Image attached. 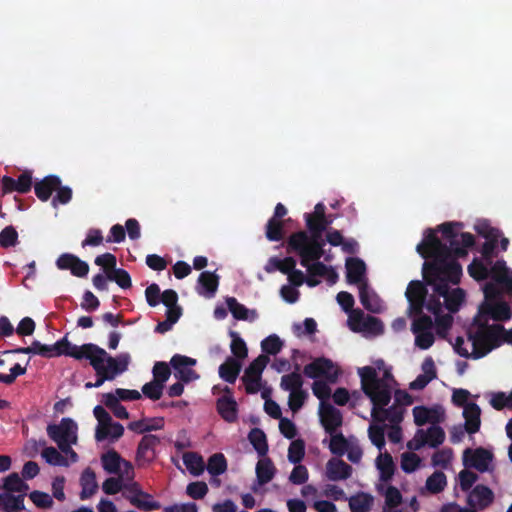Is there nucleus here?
Returning a JSON list of instances; mask_svg holds the SVG:
<instances>
[{"label": "nucleus", "mask_w": 512, "mask_h": 512, "mask_svg": "<svg viewBox=\"0 0 512 512\" xmlns=\"http://www.w3.org/2000/svg\"><path fill=\"white\" fill-rule=\"evenodd\" d=\"M448 242L449 245L443 243L433 229H427L416 250L422 258L430 259L424 262L422 271H431L432 275L445 273L452 284H458L462 276L458 258L467 256V249L474 246L475 238L469 232H462L460 239L456 237Z\"/></svg>", "instance_id": "obj_1"}, {"label": "nucleus", "mask_w": 512, "mask_h": 512, "mask_svg": "<svg viewBox=\"0 0 512 512\" xmlns=\"http://www.w3.org/2000/svg\"><path fill=\"white\" fill-rule=\"evenodd\" d=\"M358 375L362 391L373 404L371 411L373 420L376 422L389 420L393 424L400 423L404 417V408L397 405L385 408L391 400L390 385L378 379L376 369L372 366L359 368Z\"/></svg>", "instance_id": "obj_2"}, {"label": "nucleus", "mask_w": 512, "mask_h": 512, "mask_svg": "<svg viewBox=\"0 0 512 512\" xmlns=\"http://www.w3.org/2000/svg\"><path fill=\"white\" fill-rule=\"evenodd\" d=\"M505 328L501 324H489L487 319L473 317L466 335L472 344V359H480L502 344Z\"/></svg>", "instance_id": "obj_3"}, {"label": "nucleus", "mask_w": 512, "mask_h": 512, "mask_svg": "<svg viewBox=\"0 0 512 512\" xmlns=\"http://www.w3.org/2000/svg\"><path fill=\"white\" fill-rule=\"evenodd\" d=\"M423 278L427 285L433 287V291L444 298V305L450 313L459 311L462 303L465 301V291L462 288L450 289L449 283L452 280L445 273L432 275L431 271H422Z\"/></svg>", "instance_id": "obj_4"}, {"label": "nucleus", "mask_w": 512, "mask_h": 512, "mask_svg": "<svg viewBox=\"0 0 512 512\" xmlns=\"http://www.w3.org/2000/svg\"><path fill=\"white\" fill-rule=\"evenodd\" d=\"M47 434L62 453L69 456L72 462H77L78 455L72 449L77 442V424L70 418H63L59 424H49Z\"/></svg>", "instance_id": "obj_5"}, {"label": "nucleus", "mask_w": 512, "mask_h": 512, "mask_svg": "<svg viewBox=\"0 0 512 512\" xmlns=\"http://www.w3.org/2000/svg\"><path fill=\"white\" fill-rule=\"evenodd\" d=\"M131 357L128 353L111 356L105 349L98 346V387L106 381H113L128 370Z\"/></svg>", "instance_id": "obj_6"}, {"label": "nucleus", "mask_w": 512, "mask_h": 512, "mask_svg": "<svg viewBox=\"0 0 512 512\" xmlns=\"http://www.w3.org/2000/svg\"><path fill=\"white\" fill-rule=\"evenodd\" d=\"M101 466L108 474H121L128 481L134 479V467L130 461L125 460L114 448H109L100 456Z\"/></svg>", "instance_id": "obj_7"}, {"label": "nucleus", "mask_w": 512, "mask_h": 512, "mask_svg": "<svg viewBox=\"0 0 512 512\" xmlns=\"http://www.w3.org/2000/svg\"><path fill=\"white\" fill-rule=\"evenodd\" d=\"M124 434V426L115 422L106 409L98 405V442H117Z\"/></svg>", "instance_id": "obj_8"}, {"label": "nucleus", "mask_w": 512, "mask_h": 512, "mask_svg": "<svg viewBox=\"0 0 512 512\" xmlns=\"http://www.w3.org/2000/svg\"><path fill=\"white\" fill-rule=\"evenodd\" d=\"M269 362L266 355H259L245 369L242 382L247 394H256L261 389V375Z\"/></svg>", "instance_id": "obj_9"}, {"label": "nucleus", "mask_w": 512, "mask_h": 512, "mask_svg": "<svg viewBox=\"0 0 512 512\" xmlns=\"http://www.w3.org/2000/svg\"><path fill=\"white\" fill-rule=\"evenodd\" d=\"M303 373L311 379L325 378L331 383L336 382L339 371L332 360L325 357H318L311 363L304 366Z\"/></svg>", "instance_id": "obj_10"}, {"label": "nucleus", "mask_w": 512, "mask_h": 512, "mask_svg": "<svg viewBox=\"0 0 512 512\" xmlns=\"http://www.w3.org/2000/svg\"><path fill=\"white\" fill-rule=\"evenodd\" d=\"M493 459V453L483 447L475 449L467 448L463 452L464 466L467 468H474L481 473L489 470Z\"/></svg>", "instance_id": "obj_11"}, {"label": "nucleus", "mask_w": 512, "mask_h": 512, "mask_svg": "<svg viewBox=\"0 0 512 512\" xmlns=\"http://www.w3.org/2000/svg\"><path fill=\"white\" fill-rule=\"evenodd\" d=\"M475 316L480 319H487V323L489 319L507 321L511 318L512 311L508 303L498 300L490 303H481Z\"/></svg>", "instance_id": "obj_12"}, {"label": "nucleus", "mask_w": 512, "mask_h": 512, "mask_svg": "<svg viewBox=\"0 0 512 512\" xmlns=\"http://www.w3.org/2000/svg\"><path fill=\"white\" fill-rule=\"evenodd\" d=\"M428 295L426 285L419 280H412L406 289L405 296L409 302V314H421Z\"/></svg>", "instance_id": "obj_13"}, {"label": "nucleus", "mask_w": 512, "mask_h": 512, "mask_svg": "<svg viewBox=\"0 0 512 512\" xmlns=\"http://www.w3.org/2000/svg\"><path fill=\"white\" fill-rule=\"evenodd\" d=\"M174 369V377L184 383H189L199 378V375L191 367L196 365V359L188 356L175 354L170 360Z\"/></svg>", "instance_id": "obj_14"}, {"label": "nucleus", "mask_w": 512, "mask_h": 512, "mask_svg": "<svg viewBox=\"0 0 512 512\" xmlns=\"http://www.w3.org/2000/svg\"><path fill=\"white\" fill-rule=\"evenodd\" d=\"M64 356L72 357L78 361H88L89 364L96 370V345L93 343L75 345L68 341L65 336Z\"/></svg>", "instance_id": "obj_15"}, {"label": "nucleus", "mask_w": 512, "mask_h": 512, "mask_svg": "<svg viewBox=\"0 0 512 512\" xmlns=\"http://www.w3.org/2000/svg\"><path fill=\"white\" fill-rule=\"evenodd\" d=\"M160 444V438L153 434H145L138 443L136 450V462L138 466L152 463L156 458V447Z\"/></svg>", "instance_id": "obj_16"}, {"label": "nucleus", "mask_w": 512, "mask_h": 512, "mask_svg": "<svg viewBox=\"0 0 512 512\" xmlns=\"http://www.w3.org/2000/svg\"><path fill=\"white\" fill-rule=\"evenodd\" d=\"M224 395L217 399L216 409L223 420L234 423L238 419V404L229 387L224 388Z\"/></svg>", "instance_id": "obj_17"}, {"label": "nucleus", "mask_w": 512, "mask_h": 512, "mask_svg": "<svg viewBox=\"0 0 512 512\" xmlns=\"http://www.w3.org/2000/svg\"><path fill=\"white\" fill-rule=\"evenodd\" d=\"M306 232L298 231L292 233L287 240V252L296 253L300 256V264L308 269L311 266L310 262L316 261L312 259V255L305 249Z\"/></svg>", "instance_id": "obj_18"}, {"label": "nucleus", "mask_w": 512, "mask_h": 512, "mask_svg": "<svg viewBox=\"0 0 512 512\" xmlns=\"http://www.w3.org/2000/svg\"><path fill=\"white\" fill-rule=\"evenodd\" d=\"M320 421L325 431L332 435L343 423V417L337 408L330 403H321Z\"/></svg>", "instance_id": "obj_19"}, {"label": "nucleus", "mask_w": 512, "mask_h": 512, "mask_svg": "<svg viewBox=\"0 0 512 512\" xmlns=\"http://www.w3.org/2000/svg\"><path fill=\"white\" fill-rule=\"evenodd\" d=\"M32 187V174L29 171L23 172L18 179L10 176H3L1 179V188L3 194L18 192L25 194L31 190Z\"/></svg>", "instance_id": "obj_20"}, {"label": "nucleus", "mask_w": 512, "mask_h": 512, "mask_svg": "<svg viewBox=\"0 0 512 512\" xmlns=\"http://www.w3.org/2000/svg\"><path fill=\"white\" fill-rule=\"evenodd\" d=\"M418 436H420V441L415 446L412 445L411 442H408L407 446L411 450H419L424 445L428 444L432 448H437L440 446L445 440V432L444 430L437 425H432L425 432L424 430H418Z\"/></svg>", "instance_id": "obj_21"}, {"label": "nucleus", "mask_w": 512, "mask_h": 512, "mask_svg": "<svg viewBox=\"0 0 512 512\" xmlns=\"http://www.w3.org/2000/svg\"><path fill=\"white\" fill-rule=\"evenodd\" d=\"M56 265L61 270H69L72 275L77 277H84L89 272L88 264L70 253H64L59 256Z\"/></svg>", "instance_id": "obj_22"}, {"label": "nucleus", "mask_w": 512, "mask_h": 512, "mask_svg": "<svg viewBox=\"0 0 512 512\" xmlns=\"http://www.w3.org/2000/svg\"><path fill=\"white\" fill-rule=\"evenodd\" d=\"M494 501L493 491L486 485H476L468 495L467 503L470 507L481 510L488 508Z\"/></svg>", "instance_id": "obj_23"}, {"label": "nucleus", "mask_w": 512, "mask_h": 512, "mask_svg": "<svg viewBox=\"0 0 512 512\" xmlns=\"http://www.w3.org/2000/svg\"><path fill=\"white\" fill-rule=\"evenodd\" d=\"M489 277L500 283L505 292L512 296V272H510L504 260H497L489 268Z\"/></svg>", "instance_id": "obj_24"}, {"label": "nucleus", "mask_w": 512, "mask_h": 512, "mask_svg": "<svg viewBox=\"0 0 512 512\" xmlns=\"http://www.w3.org/2000/svg\"><path fill=\"white\" fill-rule=\"evenodd\" d=\"M352 467L342 459L331 458L326 464V476L330 481H342L350 478Z\"/></svg>", "instance_id": "obj_25"}, {"label": "nucleus", "mask_w": 512, "mask_h": 512, "mask_svg": "<svg viewBox=\"0 0 512 512\" xmlns=\"http://www.w3.org/2000/svg\"><path fill=\"white\" fill-rule=\"evenodd\" d=\"M219 285V276L215 272L204 271L199 275L196 288L199 295L206 298L214 297Z\"/></svg>", "instance_id": "obj_26"}, {"label": "nucleus", "mask_w": 512, "mask_h": 512, "mask_svg": "<svg viewBox=\"0 0 512 512\" xmlns=\"http://www.w3.org/2000/svg\"><path fill=\"white\" fill-rule=\"evenodd\" d=\"M366 273L365 262L360 258H348L346 261V279L349 284L367 283L364 280Z\"/></svg>", "instance_id": "obj_27"}, {"label": "nucleus", "mask_w": 512, "mask_h": 512, "mask_svg": "<svg viewBox=\"0 0 512 512\" xmlns=\"http://www.w3.org/2000/svg\"><path fill=\"white\" fill-rule=\"evenodd\" d=\"M359 299L363 307L372 312L380 313L382 303L379 296L369 287L368 283H361L359 286Z\"/></svg>", "instance_id": "obj_28"}, {"label": "nucleus", "mask_w": 512, "mask_h": 512, "mask_svg": "<svg viewBox=\"0 0 512 512\" xmlns=\"http://www.w3.org/2000/svg\"><path fill=\"white\" fill-rule=\"evenodd\" d=\"M39 446L43 447L41 457L52 466L68 467L71 463V458L64 453L58 451L55 447H46L45 441H40Z\"/></svg>", "instance_id": "obj_29"}, {"label": "nucleus", "mask_w": 512, "mask_h": 512, "mask_svg": "<svg viewBox=\"0 0 512 512\" xmlns=\"http://www.w3.org/2000/svg\"><path fill=\"white\" fill-rule=\"evenodd\" d=\"M481 409L474 403H468L463 410V417L465 418V430L469 434H474L479 431L481 425Z\"/></svg>", "instance_id": "obj_30"}, {"label": "nucleus", "mask_w": 512, "mask_h": 512, "mask_svg": "<svg viewBox=\"0 0 512 512\" xmlns=\"http://www.w3.org/2000/svg\"><path fill=\"white\" fill-rule=\"evenodd\" d=\"M164 424L165 421L163 417L142 418L140 420L130 422L127 428L137 434H145L163 429Z\"/></svg>", "instance_id": "obj_31"}, {"label": "nucleus", "mask_w": 512, "mask_h": 512, "mask_svg": "<svg viewBox=\"0 0 512 512\" xmlns=\"http://www.w3.org/2000/svg\"><path fill=\"white\" fill-rule=\"evenodd\" d=\"M228 310L236 320L253 322L258 318L256 310H249L246 306L239 303L235 297H226Z\"/></svg>", "instance_id": "obj_32"}, {"label": "nucleus", "mask_w": 512, "mask_h": 512, "mask_svg": "<svg viewBox=\"0 0 512 512\" xmlns=\"http://www.w3.org/2000/svg\"><path fill=\"white\" fill-rule=\"evenodd\" d=\"M59 184L60 179L57 176H47L34 185L35 194L40 200L47 201L52 193L59 188Z\"/></svg>", "instance_id": "obj_33"}, {"label": "nucleus", "mask_w": 512, "mask_h": 512, "mask_svg": "<svg viewBox=\"0 0 512 512\" xmlns=\"http://www.w3.org/2000/svg\"><path fill=\"white\" fill-rule=\"evenodd\" d=\"M241 371V363L233 358L228 357L226 361L219 366V376L226 382L234 384Z\"/></svg>", "instance_id": "obj_34"}, {"label": "nucleus", "mask_w": 512, "mask_h": 512, "mask_svg": "<svg viewBox=\"0 0 512 512\" xmlns=\"http://www.w3.org/2000/svg\"><path fill=\"white\" fill-rule=\"evenodd\" d=\"M24 495H12L11 493L5 492L0 494V511L2 512H19L25 508L24 506Z\"/></svg>", "instance_id": "obj_35"}, {"label": "nucleus", "mask_w": 512, "mask_h": 512, "mask_svg": "<svg viewBox=\"0 0 512 512\" xmlns=\"http://www.w3.org/2000/svg\"><path fill=\"white\" fill-rule=\"evenodd\" d=\"M276 473V468L270 458H262L256 464V476L260 485L269 483Z\"/></svg>", "instance_id": "obj_36"}, {"label": "nucleus", "mask_w": 512, "mask_h": 512, "mask_svg": "<svg viewBox=\"0 0 512 512\" xmlns=\"http://www.w3.org/2000/svg\"><path fill=\"white\" fill-rule=\"evenodd\" d=\"M101 402L107 407L113 415L118 419H128L129 412L127 409L119 402V398L115 396L113 393H104L102 394Z\"/></svg>", "instance_id": "obj_37"}, {"label": "nucleus", "mask_w": 512, "mask_h": 512, "mask_svg": "<svg viewBox=\"0 0 512 512\" xmlns=\"http://www.w3.org/2000/svg\"><path fill=\"white\" fill-rule=\"evenodd\" d=\"M80 484L82 490L80 498L82 500L88 499L94 495L96 491V476L91 468H87L81 475Z\"/></svg>", "instance_id": "obj_38"}, {"label": "nucleus", "mask_w": 512, "mask_h": 512, "mask_svg": "<svg viewBox=\"0 0 512 512\" xmlns=\"http://www.w3.org/2000/svg\"><path fill=\"white\" fill-rule=\"evenodd\" d=\"M183 463L193 476H200L205 470V463L198 453L186 452L183 455Z\"/></svg>", "instance_id": "obj_39"}, {"label": "nucleus", "mask_w": 512, "mask_h": 512, "mask_svg": "<svg viewBox=\"0 0 512 512\" xmlns=\"http://www.w3.org/2000/svg\"><path fill=\"white\" fill-rule=\"evenodd\" d=\"M248 439L259 456L264 457L268 452L267 437L260 428H253L248 434Z\"/></svg>", "instance_id": "obj_40"}, {"label": "nucleus", "mask_w": 512, "mask_h": 512, "mask_svg": "<svg viewBox=\"0 0 512 512\" xmlns=\"http://www.w3.org/2000/svg\"><path fill=\"white\" fill-rule=\"evenodd\" d=\"M295 368V371L281 377L280 387L284 391L292 392L302 389L304 381L299 373L300 366L297 364Z\"/></svg>", "instance_id": "obj_41"}, {"label": "nucleus", "mask_w": 512, "mask_h": 512, "mask_svg": "<svg viewBox=\"0 0 512 512\" xmlns=\"http://www.w3.org/2000/svg\"><path fill=\"white\" fill-rule=\"evenodd\" d=\"M322 235L306 233L305 249L312 255V259L319 260L324 255V241Z\"/></svg>", "instance_id": "obj_42"}, {"label": "nucleus", "mask_w": 512, "mask_h": 512, "mask_svg": "<svg viewBox=\"0 0 512 512\" xmlns=\"http://www.w3.org/2000/svg\"><path fill=\"white\" fill-rule=\"evenodd\" d=\"M373 504V497L368 493H359L349 499L351 512H369Z\"/></svg>", "instance_id": "obj_43"}, {"label": "nucleus", "mask_w": 512, "mask_h": 512, "mask_svg": "<svg viewBox=\"0 0 512 512\" xmlns=\"http://www.w3.org/2000/svg\"><path fill=\"white\" fill-rule=\"evenodd\" d=\"M377 467L380 471V479L383 482H388L392 479L395 472V465L393 458L389 453H385L378 457Z\"/></svg>", "instance_id": "obj_44"}, {"label": "nucleus", "mask_w": 512, "mask_h": 512, "mask_svg": "<svg viewBox=\"0 0 512 512\" xmlns=\"http://www.w3.org/2000/svg\"><path fill=\"white\" fill-rule=\"evenodd\" d=\"M333 219L331 216H323L313 219L312 217H306V227L310 234L322 235L324 231L332 224Z\"/></svg>", "instance_id": "obj_45"}, {"label": "nucleus", "mask_w": 512, "mask_h": 512, "mask_svg": "<svg viewBox=\"0 0 512 512\" xmlns=\"http://www.w3.org/2000/svg\"><path fill=\"white\" fill-rule=\"evenodd\" d=\"M446 485L447 478L444 472L435 471L427 478L425 487L430 493L438 494L445 489Z\"/></svg>", "instance_id": "obj_46"}, {"label": "nucleus", "mask_w": 512, "mask_h": 512, "mask_svg": "<svg viewBox=\"0 0 512 512\" xmlns=\"http://www.w3.org/2000/svg\"><path fill=\"white\" fill-rule=\"evenodd\" d=\"M4 489L10 492H17L23 494L24 497L27 495L29 486L20 478L17 473H12L5 478Z\"/></svg>", "instance_id": "obj_47"}, {"label": "nucleus", "mask_w": 512, "mask_h": 512, "mask_svg": "<svg viewBox=\"0 0 512 512\" xmlns=\"http://www.w3.org/2000/svg\"><path fill=\"white\" fill-rule=\"evenodd\" d=\"M207 471L213 477L223 474L227 469V461L222 453H215L209 457Z\"/></svg>", "instance_id": "obj_48"}, {"label": "nucleus", "mask_w": 512, "mask_h": 512, "mask_svg": "<svg viewBox=\"0 0 512 512\" xmlns=\"http://www.w3.org/2000/svg\"><path fill=\"white\" fill-rule=\"evenodd\" d=\"M131 505L145 512L154 511L161 508L160 502L154 500L153 496L147 492H143L141 497L132 501Z\"/></svg>", "instance_id": "obj_49"}, {"label": "nucleus", "mask_w": 512, "mask_h": 512, "mask_svg": "<svg viewBox=\"0 0 512 512\" xmlns=\"http://www.w3.org/2000/svg\"><path fill=\"white\" fill-rule=\"evenodd\" d=\"M115 477L107 478L102 483V490L107 495H114L122 491L125 481H128L124 475L114 474Z\"/></svg>", "instance_id": "obj_50"}, {"label": "nucleus", "mask_w": 512, "mask_h": 512, "mask_svg": "<svg viewBox=\"0 0 512 512\" xmlns=\"http://www.w3.org/2000/svg\"><path fill=\"white\" fill-rule=\"evenodd\" d=\"M229 335L232 338L230 348L235 359L246 358L248 355V349L245 341L235 331H230Z\"/></svg>", "instance_id": "obj_51"}, {"label": "nucleus", "mask_w": 512, "mask_h": 512, "mask_svg": "<svg viewBox=\"0 0 512 512\" xmlns=\"http://www.w3.org/2000/svg\"><path fill=\"white\" fill-rule=\"evenodd\" d=\"M305 456V442L302 439L293 440L288 448V460L299 464Z\"/></svg>", "instance_id": "obj_52"}, {"label": "nucleus", "mask_w": 512, "mask_h": 512, "mask_svg": "<svg viewBox=\"0 0 512 512\" xmlns=\"http://www.w3.org/2000/svg\"><path fill=\"white\" fill-rule=\"evenodd\" d=\"M283 347V341L276 334H271L261 342V349L268 355L278 354Z\"/></svg>", "instance_id": "obj_53"}, {"label": "nucleus", "mask_w": 512, "mask_h": 512, "mask_svg": "<svg viewBox=\"0 0 512 512\" xmlns=\"http://www.w3.org/2000/svg\"><path fill=\"white\" fill-rule=\"evenodd\" d=\"M284 225L281 220L270 218L266 224V237L270 241H280L283 238Z\"/></svg>", "instance_id": "obj_54"}, {"label": "nucleus", "mask_w": 512, "mask_h": 512, "mask_svg": "<svg viewBox=\"0 0 512 512\" xmlns=\"http://www.w3.org/2000/svg\"><path fill=\"white\" fill-rule=\"evenodd\" d=\"M410 316L415 317L411 327L413 333L431 331L433 321L430 316L423 314V312L421 314H410Z\"/></svg>", "instance_id": "obj_55"}, {"label": "nucleus", "mask_w": 512, "mask_h": 512, "mask_svg": "<svg viewBox=\"0 0 512 512\" xmlns=\"http://www.w3.org/2000/svg\"><path fill=\"white\" fill-rule=\"evenodd\" d=\"M505 291L500 283L495 281L488 282L484 285V301L482 303H490L500 300L501 292Z\"/></svg>", "instance_id": "obj_56"}, {"label": "nucleus", "mask_w": 512, "mask_h": 512, "mask_svg": "<svg viewBox=\"0 0 512 512\" xmlns=\"http://www.w3.org/2000/svg\"><path fill=\"white\" fill-rule=\"evenodd\" d=\"M348 447L349 443L342 433L331 435L329 448L332 454L342 456Z\"/></svg>", "instance_id": "obj_57"}, {"label": "nucleus", "mask_w": 512, "mask_h": 512, "mask_svg": "<svg viewBox=\"0 0 512 512\" xmlns=\"http://www.w3.org/2000/svg\"><path fill=\"white\" fill-rule=\"evenodd\" d=\"M468 273L473 279L481 281L489 277V268L481 261L473 260L468 266Z\"/></svg>", "instance_id": "obj_58"}, {"label": "nucleus", "mask_w": 512, "mask_h": 512, "mask_svg": "<svg viewBox=\"0 0 512 512\" xmlns=\"http://www.w3.org/2000/svg\"><path fill=\"white\" fill-rule=\"evenodd\" d=\"M152 373L153 380L164 386L171 375V370L166 362H156L154 364Z\"/></svg>", "instance_id": "obj_59"}, {"label": "nucleus", "mask_w": 512, "mask_h": 512, "mask_svg": "<svg viewBox=\"0 0 512 512\" xmlns=\"http://www.w3.org/2000/svg\"><path fill=\"white\" fill-rule=\"evenodd\" d=\"M124 482L122 489V496L129 501L131 504L136 498L141 497V494L144 492L139 483L134 482L133 480Z\"/></svg>", "instance_id": "obj_60"}, {"label": "nucleus", "mask_w": 512, "mask_h": 512, "mask_svg": "<svg viewBox=\"0 0 512 512\" xmlns=\"http://www.w3.org/2000/svg\"><path fill=\"white\" fill-rule=\"evenodd\" d=\"M18 242V233L13 226H7L0 232V246L9 248Z\"/></svg>", "instance_id": "obj_61"}, {"label": "nucleus", "mask_w": 512, "mask_h": 512, "mask_svg": "<svg viewBox=\"0 0 512 512\" xmlns=\"http://www.w3.org/2000/svg\"><path fill=\"white\" fill-rule=\"evenodd\" d=\"M453 457V451L450 448H444L436 451L432 456V464L435 467L447 468Z\"/></svg>", "instance_id": "obj_62"}, {"label": "nucleus", "mask_w": 512, "mask_h": 512, "mask_svg": "<svg viewBox=\"0 0 512 512\" xmlns=\"http://www.w3.org/2000/svg\"><path fill=\"white\" fill-rule=\"evenodd\" d=\"M308 397L307 391L303 389H299L296 391L290 392L288 399V406L293 412L299 411L305 403V400Z\"/></svg>", "instance_id": "obj_63"}, {"label": "nucleus", "mask_w": 512, "mask_h": 512, "mask_svg": "<svg viewBox=\"0 0 512 512\" xmlns=\"http://www.w3.org/2000/svg\"><path fill=\"white\" fill-rule=\"evenodd\" d=\"M163 389L164 386L162 384L152 380L151 382H148L143 385L142 393L144 394L145 397L156 401L161 398L163 394Z\"/></svg>", "instance_id": "obj_64"}]
</instances>
